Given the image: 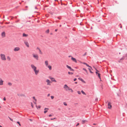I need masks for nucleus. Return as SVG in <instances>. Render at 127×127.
I'll use <instances>...</instances> for the list:
<instances>
[{"instance_id": "obj_1", "label": "nucleus", "mask_w": 127, "mask_h": 127, "mask_svg": "<svg viewBox=\"0 0 127 127\" xmlns=\"http://www.w3.org/2000/svg\"><path fill=\"white\" fill-rule=\"evenodd\" d=\"M32 55L33 58L36 60H39V57L38 54L35 53H33L32 54Z\"/></svg>"}, {"instance_id": "obj_2", "label": "nucleus", "mask_w": 127, "mask_h": 127, "mask_svg": "<svg viewBox=\"0 0 127 127\" xmlns=\"http://www.w3.org/2000/svg\"><path fill=\"white\" fill-rule=\"evenodd\" d=\"M1 59L3 61H5L6 60V58L5 54H1L0 55Z\"/></svg>"}, {"instance_id": "obj_3", "label": "nucleus", "mask_w": 127, "mask_h": 127, "mask_svg": "<svg viewBox=\"0 0 127 127\" xmlns=\"http://www.w3.org/2000/svg\"><path fill=\"white\" fill-rule=\"evenodd\" d=\"M49 78L50 79H51V81L53 82H54L56 83L57 82L56 80H55V79L53 77H51L50 76H49Z\"/></svg>"}, {"instance_id": "obj_4", "label": "nucleus", "mask_w": 127, "mask_h": 127, "mask_svg": "<svg viewBox=\"0 0 127 127\" xmlns=\"http://www.w3.org/2000/svg\"><path fill=\"white\" fill-rule=\"evenodd\" d=\"M33 71L34 72L35 74L36 75H37L39 72V70L37 69V68L36 69L34 70Z\"/></svg>"}, {"instance_id": "obj_5", "label": "nucleus", "mask_w": 127, "mask_h": 127, "mask_svg": "<svg viewBox=\"0 0 127 127\" xmlns=\"http://www.w3.org/2000/svg\"><path fill=\"white\" fill-rule=\"evenodd\" d=\"M31 67L32 68V69L33 70H34L36 69L37 67L35 66V65L33 64H31Z\"/></svg>"}, {"instance_id": "obj_6", "label": "nucleus", "mask_w": 127, "mask_h": 127, "mask_svg": "<svg viewBox=\"0 0 127 127\" xmlns=\"http://www.w3.org/2000/svg\"><path fill=\"white\" fill-rule=\"evenodd\" d=\"M111 103L110 102H108V109H111L112 108Z\"/></svg>"}, {"instance_id": "obj_7", "label": "nucleus", "mask_w": 127, "mask_h": 127, "mask_svg": "<svg viewBox=\"0 0 127 127\" xmlns=\"http://www.w3.org/2000/svg\"><path fill=\"white\" fill-rule=\"evenodd\" d=\"M46 82L47 83V85H51V81L49 79H47L46 80Z\"/></svg>"}, {"instance_id": "obj_8", "label": "nucleus", "mask_w": 127, "mask_h": 127, "mask_svg": "<svg viewBox=\"0 0 127 127\" xmlns=\"http://www.w3.org/2000/svg\"><path fill=\"white\" fill-rule=\"evenodd\" d=\"M64 88L66 91H67L70 88L66 84H65L64 85Z\"/></svg>"}, {"instance_id": "obj_9", "label": "nucleus", "mask_w": 127, "mask_h": 127, "mask_svg": "<svg viewBox=\"0 0 127 127\" xmlns=\"http://www.w3.org/2000/svg\"><path fill=\"white\" fill-rule=\"evenodd\" d=\"M20 50V48L18 47H15L13 49V50L15 52L17 51H19Z\"/></svg>"}, {"instance_id": "obj_10", "label": "nucleus", "mask_w": 127, "mask_h": 127, "mask_svg": "<svg viewBox=\"0 0 127 127\" xmlns=\"http://www.w3.org/2000/svg\"><path fill=\"white\" fill-rule=\"evenodd\" d=\"M24 43L27 47H29V44L28 42L27 41H25L24 42Z\"/></svg>"}, {"instance_id": "obj_11", "label": "nucleus", "mask_w": 127, "mask_h": 127, "mask_svg": "<svg viewBox=\"0 0 127 127\" xmlns=\"http://www.w3.org/2000/svg\"><path fill=\"white\" fill-rule=\"evenodd\" d=\"M1 36L2 37H4L5 36V33L4 32H3L1 33Z\"/></svg>"}, {"instance_id": "obj_12", "label": "nucleus", "mask_w": 127, "mask_h": 127, "mask_svg": "<svg viewBox=\"0 0 127 127\" xmlns=\"http://www.w3.org/2000/svg\"><path fill=\"white\" fill-rule=\"evenodd\" d=\"M66 66L68 68L70 69V70L72 71H74V70L73 69H72L70 66H69L68 65H66Z\"/></svg>"}, {"instance_id": "obj_13", "label": "nucleus", "mask_w": 127, "mask_h": 127, "mask_svg": "<svg viewBox=\"0 0 127 127\" xmlns=\"http://www.w3.org/2000/svg\"><path fill=\"white\" fill-rule=\"evenodd\" d=\"M3 81L2 80L1 78H0V85H3Z\"/></svg>"}, {"instance_id": "obj_14", "label": "nucleus", "mask_w": 127, "mask_h": 127, "mask_svg": "<svg viewBox=\"0 0 127 127\" xmlns=\"http://www.w3.org/2000/svg\"><path fill=\"white\" fill-rule=\"evenodd\" d=\"M71 59L75 63H77V61L75 59L73 58L72 57H71Z\"/></svg>"}, {"instance_id": "obj_15", "label": "nucleus", "mask_w": 127, "mask_h": 127, "mask_svg": "<svg viewBox=\"0 0 127 127\" xmlns=\"http://www.w3.org/2000/svg\"><path fill=\"white\" fill-rule=\"evenodd\" d=\"M45 64L46 66H47L48 64V61H46L45 62Z\"/></svg>"}, {"instance_id": "obj_16", "label": "nucleus", "mask_w": 127, "mask_h": 127, "mask_svg": "<svg viewBox=\"0 0 127 127\" xmlns=\"http://www.w3.org/2000/svg\"><path fill=\"white\" fill-rule=\"evenodd\" d=\"M7 60L8 61H11V59L10 57L9 56H7Z\"/></svg>"}, {"instance_id": "obj_17", "label": "nucleus", "mask_w": 127, "mask_h": 127, "mask_svg": "<svg viewBox=\"0 0 127 127\" xmlns=\"http://www.w3.org/2000/svg\"><path fill=\"white\" fill-rule=\"evenodd\" d=\"M44 110H45L44 112V113H46L48 111V110H49V108H45V109H44Z\"/></svg>"}, {"instance_id": "obj_18", "label": "nucleus", "mask_w": 127, "mask_h": 127, "mask_svg": "<svg viewBox=\"0 0 127 127\" xmlns=\"http://www.w3.org/2000/svg\"><path fill=\"white\" fill-rule=\"evenodd\" d=\"M48 68H49V69L50 70H51L52 69V66L51 65H48L47 66Z\"/></svg>"}, {"instance_id": "obj_19", "label": "nucleus", "mask_w": 127, "mask_h": 127, "mask_svg": "<svg viewBox=\"0 0 127 127\" xmlns=\"http://www.w3.org/2000/svg\"><path fill=\"white\" fill-rule=\"evenodd\" d=\"M17 95L19 96H24V95L23 94H18Z\"/></svg>"}, {"instance_id": "obj_20", "label": "nucleus", "mask_w": 127, "mask_h": 127, "mask_svg": "<svg viewBox=\"0 0 127 127\" xmlns=\"http://www.w3.org/2000/svg\"><path fill=\"white\" fill-rule=\"evenodd\" d=\"M100 75V74L99 73H98V74H97V76H98V77L99 78V79H101Z\"/></svg>"}, {"instance_id": "obj_21", "label": "nucleus", "mask_w": 127, "mask_h": 127, "mask_svg": "<svg viewBox=\"0 0 127 127\" xmlns=\"http://www.w3.org/2000/svg\"><path fill=\"white\" fill-rule=\"evenodd\" d=\"M78 79L79 80H81L82 82H85L84 80L83 79H82V78H78Z\"/></svg>"}, {"instance_id": "obj_22", "label": "nucleus", "mask_w": 127, "mask_h": 127, "mask_svg": "<svg viewBox=\"0 0 127 127\" xmlns=\"http://www.w3.org/2000/svg\"><path fill=\"white\" fill-rule=\"evenodd\" d=\"M28 35L27 34H26L25 33L23 34V36L24 37H26Z\"/></svg>"}, {"instance_id": "obj_23", "label": "nucleus", "mask_w": 127, "mask_h": 127, "mask_svg": "<svg viewBox=\"0 0 127 127\" xmlns=\"http://www.w3.org/2000/svg\"><path fill=\"white\" fill-rule=\"evenodd\" d=\"M81 93L84 95H86V94H85V93L83 91V90H82L81 91Z\"/></svg>"}, {"instance_id": "obj_24", "label": "nucleus", "mask_w": 127, "mask_h": 127, "mask_svg": "<svg viewBox=\"0 0 127 127\" xmlns=\"http://www.w3.org/2000/svg\"><path fill=\"white\" fill-rule=\"evenodd\" d=\"M83 70H85L87 74H88V72L87 71L85 68H83Z\"/></svg>"}, {"instance_id": "obj_25", "label": "nucleus", "mask_w": 127, "mask_h": 127, "mask_svg": "<svg viewBox=\"0 0 127 127\" xmlns=\"http://www.w3.org/2000/svg\"><path fill=\"white\" fill-rule=\"evenodd\" d=\"M8 84L9 86H11L12 85V84L10 82H8Z\"/></svg>"}, {"instance_id": "obj_26", "label": "nucleus", "mask_w": 127, "mask_h": 127, "mask_svg": "<svg viewBox=\"0 0 127 127\" xmlns=\"http://www.w3.org/2000/svg\"><path fill=\"white\" fill-rule=\"evenodd\" d=\"M85 65H86L88 67H89L90 68H92V67H91V66H89V65L87 63H86V64Z\"/></svg>"}, {"instance_id": "obj_27", "label": "nucleus", "mask_w": 127, "mask_h": 127, "mask_svg": "<svg viewBox=\"0 0 127 127\" xmlns=\"http://www.w3.org/2000/svg\"><path fill=\"white\" fill-rule=\"evenodd\" d=\"M69 91H70L71 92H73V90H72V89H71V88H69V90H68Z\"/></svg>"}, {"instance_id": "obj_28", "label": "nucleus", "mask_w": 127, "mask_h": 127, "mask_svg": "<svg viewBox=\"0 0 127 127\" xmlns=\"http://www.w3.org/2000/svg\"><path fill=\"white\" fill-rule=\"evenodd\" d=\"M68 73L69 74H70L71 75H72L73 74V73H72V72H68Z\"/></svg>"}, {"instance_id": "obj_29", "label": "nucleus", "mask_w": 127, "mask_h": 127, "mask_svg": "<svg viewBox=\"0 0 127 127\" xmlns=\"http://www.w3.org/2000/svg\"><path fill=\"white\" fill-rule=\"evenodd\" d=\"M46 32L47 33H49V29L47 30L46 31Z\"/></svg>"}, {"instance_id": "obj_30", "label": "nucleus", "mask_w": 127, "mask_h": 127, "mask_svg": "<svg viewBox=\"0 0 127 127\" xmlns=\"http://www.w3.org/2000/svg\"><path fill=\"white\" fill-rule=\"evenodd\" d=\"M36 105V107L37 108V109H38V108L40 109V108L41 106L40 105H39L38 106H37Z\"/></svg>"}, {"instance_id": "obj_31", "label": "nucleus", "mask_w": 127, "mask_h": 127, "mask_svg": "<svg viewBox=\"0 0 127 127\" xmlns=\"http://www.w3.org/2000/svg\"><path fill=\"white\" fill-rule=\"evenodd\" d=\"M88 69L89 70L90 72L91 73H93V72L92 71H91V70L90 68H88Z\"/></svg>"}, {"instance_id": "obj_32", "label": "nucleus", "mask_w": 127, "mask_h": 127, "mask_svg": "<svg viewBox=\"0 0 127 127\" xmlns=\"http://www.w3.org/2000/svg\"><path fill=\"white\" fill-rule=\"evenodd\" d=\"M32 98L35 101H37L36 99L35 98V97H33Z\"/></svg>"}, {"instance_id": "obj_33", "label": "nucleus", "mask_w": 127, "mask_h": 127, "mask_svg": "<svg viewBox=\"0 0 127 127\" xmlns=\"http://www.w3.org/2000/svg\"><path fill=\"white\" fill-rule=\"evenodd\" d=\"M51 97L52 99H53L54 98V96H51Z\"/></svg>"}, {"instance_id": "obj_34", "label": "nucleus", "mask_w": 127, "mask_h": 127, "mask_svg": "<svg viewBox=\"0 0 127 127\" xmlns=\"http://www.w3.org/2000/svg\"><path fill=\"white\" fill-rule=\"evenodd\" d=\"M17 123L20 126H21V125L20 124V123L19 122H17Z\"/></svg>"}, {"instance_id": "obj_35", "label": "nucleus", "mask_w": 127, "mask_h": 127, "mask_svg": "<svg viewBox=\"0 0 127 127\" xmlns=\"http://www.w3.org/2000/svg\"><path fill=\"white\" fill-rule=\"evenodd\" d=\"M39 51V53L41 54H42V52H41V51L40 49Z\"/></svg>"}, {"instance_id": "obj_36", "label": "nucleus", "mask_w": 127, "mask_h": 127, "mask_svg": "<svg viewBox=\"0 0 127 127\" xmlns=\"http://www.w3.org/2000/svg\"><path fill=\"white\" fill-rule=\"evenodd\" d=\"M39 51V53L41 54H42V52H41V51L40 49Z\"/></svg>"}, {"instance_id": "obj_37", "label": "nucleus", "mask_w": 127, "mask_h": 127, "mask_svg": "<svg viewBox=\"0 0 127 127\" xmlns=\"http://www.w3.org/2000/svg\"><path fill=\"white\" fill-rule=\"evenodd\" d=\"M64 105L65 106H67V104L66 103V102H64Z\"/></svg>"}, {"instance_id": "obj_38", "label": "nucleus", "mask_w": 127, "mask_h": 127, "mask_svg": "<svg viewBox=\"0 0 127 127\" xmlns=\"http://www.w3.org/2000/svg\"><path fill=\"white\" fill-rule=\"evenodd\" d=\"M77 93L79 94H81V92L80 91H77Z\"/></svg>"}, {"instance_id": "obj_39", "label": "nucleus", "mask_w": 127, "mask_h": 127, "mask_svg": "<svg viewBox=\"0 0 127 127\" xmlns=\"http://www.w3.org/2000/svg\"><path fill=\"white\" fill-rule=\"evenodd\" d=\"M31 105L32 107V108H33V106L32 103H31Z\"/></svg>"}, {"instance_id": "obj_40", "label": "nucleus", "mask_w": 127, "mask_h": 127, "mask_svg": "<svg viewBox=\"0 0 127 127\" xmlns=\"http://www.w3.org/2000/svg\"><path fill=\"white\" fill-rule=\"evenodd\" d=\"M85 121L84 120V121H83L82 122V123L83 124L85 122Z\"/></svg>"}, {"instance_id": "obj_41", "label": "nucleus", "mask_w": 127, "mask_h": 127, "mask_svg": "<svg viewBox=\"0 0 127 127\" xmlns=\"http://www.w3.org/2000/svg\"><path fill=\"white\" fill-rule=\"evenodd\" d=\"M9 119L12 121L13 122V120L12 119H11L9 117H8Z\"/></svg>"}, {"instance_id": "obj_42", "label": "nucleus", "mask_w": 127, "mask_h": 127, "mask_svg": "<svg viewBox=\"0 0 127 127\" xmlns=\"http://www.w3.org/2000/svg\"><path fill=\"white\" fill-rule=\"evenodd\" d=\"M36 101H33V102L35 104H36Z\"/></svg>"}, {"instance_id": "obj_43", "label": "nucleus", "mask_w": 127, "mask_h": 127, "mask_svg": "<svg viewBox=\"0 0 127 127\" xmlns=\"http://www.w3.org/2000/svg\"><path fill=\"white\" fill-rule=\"evenodd\" d=\"M36 49H37V50H39L40 49L39 47H37L36 48Z\"/></svg>"}, {"instance_id": "obj_44", "label": "nucleus", "mask_w": 127, "mask_h": 127, "mask_svg": "<svg viewBox=\"0 0 127 127\" xmlns=\"http://www.w3.org/2000/svg\"><path fill=\"white\" fill-rule=\"evenodd\" d=\"M95 70H96V72H99V71H98L96 69H95Z\"/></svg>"}, {"instance_id": "obj_45", "label": "nucleus", "mask_w": 127, "mask_h": 127, "mask_svg": "<svg viewBox=\"0 0 127 127\" xmlns=\"http://www.w3.org/2000/svg\"><path fill=\"white\" fill-rule=\"evenodd\" d=\"M3 100H4V101H5L6 100V98L5 97H4L3 98Z\"/></svg>"}, {"instance_id": "obj_46", "label": "nucleus", "mask_w": 127, "mask_h": 127, "mask_svg": "<svg viewBox=\"0 0 127 127\" xmlns=\"http://www.w3.org/2000/svg\"><path fill=\"white\" fill-rule=\"evenodd\" d=\"M77 79L76 78H75L74 79V81H75Z\"/></svg>"}, {"instance_id": "obj_47", "label": "nucleus", "mask_w": 127, "mask_h": 127, "mask_svg": "<svg viewBox=\"0 0 127 127\" xmlns=\"http://www.w3.org/2000/svg\"><path fill=\"white\" fill-rule=\"evenodd\" d=\"M82 63L84 64H86V63Z\"/></svg>"}, {"instance_id": "obj_48", "label": "nucleus", "mask_w": 127, "mask_h": 127, "mask_svg": "<svg viewBox=\"0 0 127 127\" xmlns=\"http://www.w3.org/2000/svg\"><path fill=\"white\" fill-rule=\"evenodd\" d=\"M82 63L84 64H86V63Z\"/></svg>"}, {"instance_id": "obj_49", "label": "nucleus", "mask_w": 127, "mask_h": 127, "mask_svg": "<svg viewBox=\"0 0 127 127\" xmlns=\"http://www.w3.org/2000/svg\"><path fill=\"white\" fill-rule=\"evenodd\" d=\"M55 119H56V118H55L54 119H51V120H52Z\"/></svg>"}, {"instance_id": "obj_50", "label": "nucleus", "mask_w": 127, "mask_h": 127, "mask_svg": "<svg viewBox=\"0 0 127 127\" xmlns=\"http://www.w3.org/2000/svg\"><path fill=\"white\" fill-rule=\"evenodd\" d=\"M50 94H48V95H47V96H50Z\"/></svg>"}, {"instance_id": "obj_51", "label": "nucleus", "mask_w": 127, "mask_h": 127, "mask_svg": "<svg viewBox=\"0 0 127 127\" xmlns=\"http://www.w3.org/2000/svg\"><path fill=\"white\" fill-rule=\"evenodd\" d=\"M79 125V123H78L77 125H76V126H77L78 125Z\"/></svg>"}, {"instance_id": "obj_52", "label": "nucleus", "mask_w": 127, "mask_h": 127, "mask_svg": "<svg viewBox=\"0 0 127 127\" xmlns=\"http://www.w3.org/2000/svg\"><path fill=\"white\" fill-rule=\"evenodd\" d=\"M120 25H121V27H120V28H122V25H121V24H120Z\"/></svg>"}, {"instance_id": "obj_53", "label": "nucleus", "mask_w": 127, "mask_h": 127, "mask_svg": "<svg viewBox=\"0 0 127 127\" xmlns=\"http://www.w3.org/2000/svg\"><path fill=\"white\" fill-rule=\"evenodd\" d=\"M52 116V115H51V114H50V115H49V117H51V116Z\"/></svg>"}, {"instance_id": "obj_54", "label": "nucleus", "mask_w": 127, "mask_h": 127, "mask_svg": "<svg viewBox=\"0 0 127 127\" xmlns=\"http://www.w3.org/2000/svg\"><path fill=\"white\" fill-rule=\"evenodd\" d=\"M57 29H56V30H55V31L56 32H57Z\"/></svg>"}, {"instance_id": "obj_55", "label": "nucleus", "mask_w": 127, "mask_h": 127, "mask_svg": "<svg viewBox=\"0 0 127 127\" xmlns=\"http://www.w3.org/2000/svg\"><path fill=\"white\" fill-rule=\"evenodd\" d=\"M53 127H57V126H54Z\"/></svg>"}, {"instance_id": "obj_56", "label": "nucleus", "mask_w": 127, "mask_h": 127, "mask_svg": "<svg viewBox=\"0 0 127 127\" xmlns=\"http://www.w3.org/2000/svg\"><path fill=\"white\" fill-rule=\"evenodd\" d=\"M93 125H96V124H93Z\"/></svg>"}, {"instance_id": "obj_57", "label": "nucleus", "mask_w": 127, "mask_h": 127, "mask_svg": "<svg viewBox=\"0 0 127 127\" xmlns=\"http://www.w3.org/2000/svg\"><path fill=\"white\" fill-rule=\"evenodd\" d=\"M98 72H95V73L97 74H98Z\"/></svg>"}, {"instance_id": "obj_58", "label": "nucleus", "mask_w": 127, "mask_h": 127, "mask_svg": "<svg viewBox=\"0 0 127 127\" xmlns=\"http://www.w3.org/2000/svg\"><path fill=\"white\" fill-rule=\"evenodd\" d=\"M75 83V84H76L77 83V82H76Z\"/></svg>"}, {"instance_id": "obj_59", "label": "nucleus", "mask_w": 127, "mask_h": 127, "mask_svg": "<svg viewBox=\"0 0 127 127\" xmlns=\"http://www.w3.org/2000/svg\"><path fill=\"white\" fill-rule=\"evenodd\" d=\"M0 127H2L0 125Z\"/></svg>"}, {"instance_id": "obj_60", "label": "nucleus", "mask_w": 127, "mask_h": 127, "mask_svg": "<svg viewBox=\"0 0 127 127\" xmlns=\"http://www.w3.org/2000/svg\"><path fill=\"white\" fill-rule=\"evenodd\" d=\"M60 27H61V25H60Z\"/></svg>"}, {"instance_id": "obj_61", "label": "nucleus", "mask_w": 127, "mask_h": 127, "mask_svg": "<svg viewBox=\"0 0 127 127\" xmlns=\"http://www.w3.org/2000/svg\"><path fill=\"white\" fill-rule=\"evenodd\" d=\"M30 120L31 121H32V120L31 119H30Z\"/></svg>"}, {"instance_id": "obj_62", "label": "nucleus", "mask_w": 127, "mask_h": 127, "mask_svg": "<svg viewBox=\"0 0 127 127\" xmlns=\"http://www.w3.org/2000/svg\"><path fill=\"white\" fill-rule=\"evenodd\" d=\"M9 23H7V24H9Z\"/></svg>"}]
</instances>
